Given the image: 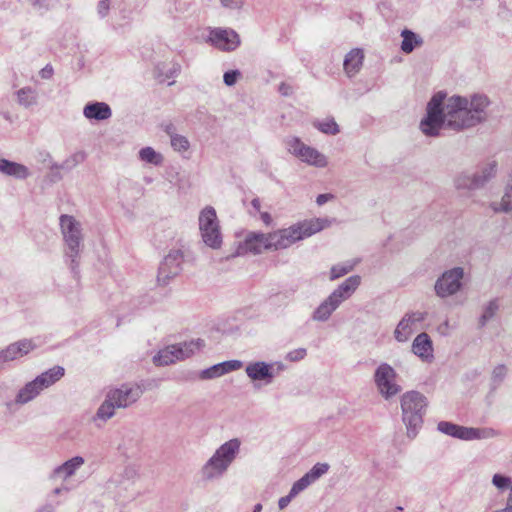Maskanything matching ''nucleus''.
<instances>
[{"mask_svg": "<svg viewBox=\"0 0 512 512\" xmlns=\"http://www.w3.org/2000/svg\"><path fill=\"white\" fill-rule=\"evenodd\" d=\"M489 97L482 93L446 97L444 92L433 95L420 122V130L429 137L440 136L442 129L462 132L487 121Z\"/></svg>", "mask_w": 512, "mask_h": 512, "instance_id": "obj_1", "label": "nucleus"}, {"mask_svg": "<svg viewBox=\"0 0 512 512\" xmlns=\"http://www.w3.org/2000/svg\"><path fill=\"white\" fill-rule=\"evenodd\" d=\"M327 218H316L298 222L288 228L278 229L271 233H249L243 243L247 252L260 254L265 250H282L292 246L297 241L310 237L331 225Z\"/></svg>", "mask_w": 512, "mask_h": 512, "instance_id": "obj_2", "label": "nucleus"}, {"mask_svg": "<svg viewBox=\"0 0 512 512\" xmlns=\"http://www.w3.org/2000/svg\"><path fill=\"white\" fill-rule=\"evenodd\" d=\"M241 441L233 438L220 445L213 455L202 466L200 473L204 481L210 482L221 479L237 458Z\"/></svg>", "mask_w": 512, "mask_h": 512, "instance_id": "obj_3", "label": "nucleus"}, {"mask_svg": "<svg viewBox=\"0 0 512 512\" xmlns=\"http://www.w3.org/2000/svg\"><path fill=\"white\" fill-rule=\"evenodd\" d=\"M402 421L407 436L414 438L423 424V416L428 405L427 398L418 391H408L401 396Z\"/></svg>", "mask_w": 512, "mask_h": 512, "instance_id": "obj_4", "label": "nucleus"}, {"mask_svg": "<svg viewBox=\"0 0 512 512\" xmlns=\"http://www.w3.org/2000/svg\"><path fill=\"white\" fill-rule=\"evenodd\" d=\"M361 283V277L353 275L341 283L333 292L323 300L313 311L311 318L316 322L327 321L334 311L347 299H349Z\"/></svg>", "mask_w": 512, "mask_h": 512, "instance_id": "obj_5", "label": "nucleus"}, {"mask_svg": "<svg viewBox=\"0 0 512 512\" xmlns=\"http://www.w3.org/2000/svg\"><path fill=\"white\" fill-rule=\"evenodd\" d=\"M60 227L64 242L67 246L66 255L71 259V269L75 272L79 266L78 257L83 241L81 223L71 215L60 216Z\"/></svg>", "mask_w": 512, "mask_h": 512, "instance_id": "obj_6", "label": "nucleus"}, {"mask_svg": "<svg viewBox=\"0 0 512 512\" xmlns=\"http://www.w3.org/2000/svg\"><path fill=\"white\" fill-rule=\"evenodd\" d=\"M498 172V163L496 160H489L477 167L473 173H461L454 184L458 190H478L484 188Z\"/></svg>", "mask_w": 512, "mask_h": 512, "instance_id": "obj_7", "label": "nucleus"}, {"mask_svg": "<svg viewBox=\"0 0 512 512\" xmlns=\"http://www.w3.org/2000/svg\"><path fill=\"white\" fill-rule=\"evenodd\" d=\"M198 224L205 245L214 250L220 249L223 237L216 210L212 206H206L200 211Z\"/></svg>", "mask_w": 512, "mask_h": 512, "instance_id": "obj_8", "label": "nucleus"}, {"mask_svg": "<svg viewBox=\"0 0 512 512\" xmlns=\"http://www.w3.org/2000/svg\"><path fill=\"white\" fill-rule=\"evenodd\" d=\"M437 428L441 433L465 441L490 439L499 434L495 429L490 427H465L447 421L439 422Z\"/></svg>", "mask_w": 512, "mask_h": 512, "instance_id": "obj_9", "label": "nucleus"}, {"mask_svg": "<svg viewBox=\"0 0 512 512\" xmlns=\"http://www.w3.org/2000/svg\"><path fill=\"white\" fill-rule=\"evenodd\" d=\"M465 272L462 267H454L444 271L434 284L435 294L445 299L456 295L463 287Z\"/></svg>", "mask_w": 512, "mask_h": 512, "instance_id": "obj_10", "label": "nucleus"}, {"mask_svg": "<svg viewBox=\"0 0 512 512\" xmlns=\"http://www.w3.org/2000/svg\"><path fill=\"white\" fill-rule=\"evenodd\" d=\"M285 143L289 153L308 165L318 168H324L327 166L328 161L326 156L320 153L317 149L304 144L299 138L288 137L285 140Z\"/></svg>", "mask_w": 512, "mask_h": 512, "instance_id": "obj_11", "label": "nucleus"}, {"mask_svg": "<svg viewBox=\"0 0 512 512\" xmlns=\"http://www.w3.org/2000/svg\"><path fill=\"white\" fill-rule=\"evenodd\" d=\"M374 383L379 394L387 399L397 395L401 391V386L397 384V373L388 363H381L374 372Z\"/></svg>", "mask_w": 512, "mask_h": 512, "instance_id": "obj_12", "label": "nucleus"}, {"mask_svg": "<svg viewBox=\"0 0 512 512\" xmlns=\"http://www.w3.org/2000/svg\"><path fill=\"white\" fill-rule=\"evenodd\" d=\"M202 339L191 340L178 344L168 345L162 349V365L182 361L200 351L204 347Z\"/></svg>", "mask_w": 512, "mask_h": 512, "instance_id": "obj_13", "label": "nucleus"}, {"mask_svg": "<svg viewBox=\"0 0 512 512\" xmlns=\"http://www.w3.org/2000/svg\"><path fill=\"white\" fill-rule=\"evenodd\" d=\"M208 42L215 48L231 52L236 50L240 44L239 34L230 28H213L209 32Z\"/></svg>", "mask_w": 512, "mask_h": 512, "instance_id": "obj_14", "label": "nucleus"}, {"mask_svg": "<svg viewBox=\"0 0 512 512\" xmlns=\"http://www.w3.org/2000/svg\"><path fill=\"white\" fill-rule=\"evenodd\" d=\"M109 401H113L117 409L126 408L135 403L142 395V390L137 385L124 384L119 388L107 392Z\"/></svg>", "mask_w": 512, "mask_h": 512, "instance_id": "obj_15", "label": "nucleus"}, {"mask_svg": "<svg viewBox=\"0 0 512 512\" xmlns=\"http://www.w3.org/2000/svg\"><path fill=\"white\" fill-rule=\"evenodd\" d=\"M425 318L426 313L424 312L417 311L406 313L394 330V338L396 341L401 343L408 341L415 331V325L424 321Z\"/></svg>", "mask_w": 512, "mask_h": 512, "instance_id": "obj_16", "label": "nucleus"}, {"mask_svg": "<svg viewBox=\"0 0 512 512\" xmlns=\"http://www.w3.org/2000/svg\"><path fill=\"white\" fill-rule=\"evenodd\" d=\"M245 372L251 380H263L267 384L271 383L274 378L273 364H267L263 361L249 363L245 368Z\"/></svg>", "mask_w": 512, "mask_h": 512, "instance_id": "obj_17", "label": "nucleus"}, {"mask_svg": "<svg viewBox=\"0 0 512 512\" xmlns=\"http://www.w3.org/2000/svg\"><path fill=\"white\" fill-rule=\"evenodd\" d=\"M184 255L181 250L173 249L165 257L162 262V274H165L166 279H172L177 276L182 267Z\"/></svg>", "mask_w": 512, "mask_h": 512, "instance_id": "obj_18", "label": "nucleus"}, {"mask_svg": "<svg viewBox=\"0 0 512 512\" xmlns=\"http://www.w3.org/2000/svg\"><path fill=\"white\" fill-rule=\"evenodd\" d=\"M412 351L423 361H432L434 355L433 344L430 336L425 332L418 334L413 340Z\"/></svg>", "mask_w": 512, "mask_h": 512, "instance_id": "obj_19", "label": "nucleus"}, {"mask_svg": "<svg viewBox=\"0 0 512 512\" xmlns=\"http://www.w3.org/2000/svg\"><path fill=\"white\" fill-rule=\"evenodd\" d=\"M83 115L89 120L104 121L111 118L112 110L105 102H91L85 105Z\"/></svg>", "mask_w": 512, "mask_h": 512, "instance_id": "obj_20", "label": "nucleus"}, {"mask_svg": "<svg viewBox=\"0 0 512 512\" xmlns=\"http://www.w3.org/2000/svg\"><path fill=\"white\" fill-rule=\"evenodd\" d=\"M490 208L495 213H510L512 212V171L508 174L504 186L503 195L500 201L490 203Z\"/></svg>", "mask_w": 512, "mask_h": 512, "instance_id": "obj_21", "label": "nucleus"}, {"mask_svg": "<svg viewBox=\"0 0 512 512\" xmlns=\"http://www.w3.org/2000/svg\"><path fill=\"white\" fill-rule=\"evenodd\" d=\"M364 61V53L362 49L354 48L349 51L343 62V69L348 77L355 76L362 68Z\"/></svg>", "mask_w": 512, "mask_h": 512, "instance_id": "obj_22", "label": "nucleus"}, {"mask_svg": "<svg viewBox=\"0 0 512 512\" xmlns=\"http://www.w3.org/2000/svg\"><path fill=\"white\" fill-rule=\"evenodd\" d=\"M165 132L168 135L170 139V146L173 149V151L185 154L190 149V142L187 139L186 136L179 134L177 132V129L174 125L169 124L165 127Z\"/></svg>", "mask_w": 512, "mask_h": 512, "instance_id": "obj_23", "label": "nucleus"}, {"mask_svg": "<svg viewBox=\"0 0 512 512\" xmlns=\"http://www.w3.org/2000/svg\"><path fill=\"white\" fill-rule=\"evenodd\" d=\"M84 463L85 460L83 457L75 456L64 462L62 465L57 466L53 471V477L66 480L73 476Z\"/></svg>", "mask_w": 512, "mask_h": 512, "instance_id": "obj_24", "label": "nucleus"}, {"mask_svg": "<svg viewBox=\"0 0 512 512\" xmlns=\"http://www.w3.org/2000/svg\"><path fill=\"white\" fill-rule=\"evenodd\" d=\"M0 172L7 176L21 180H24L30 176L28 167L23 164L9 161L3 158H0Z\"/></svg>", "mask_w": 512, "mask_h": 512, "instance_id": "obj_25", "label": "nucleus"}, {"mask_svg": "<svg viewBox=\"0 0 512 512\" xmlns=\"http://www.w3.org/2000/svg\"><path fill=\"white\" fill-rule=\"evenodd\" d=\"M40 393L41 391L37 384L34 380H32L19 390L15 397V403L18 405L27 404L28 402L34 400Z\"/></svg>", "mask_w": 512, "mask_h": 512, "instance_id": "obj_26", "label": "nucleus"}, {"mask_svg": "<svg viewBox=\"0 0 512 512\" xmlns=\"http://www.w3.org/2000/svg\"><path fill=\"white\" fill-rule=\"evenodd\" d=\"M401 36L403 38L401 43V50L406 54L411 53L416 47H419L423 44V39L411 30L404 29L401 32Z\"/></svg>", "mask_w": 512, "mask_h": 512, "instance_id": "obj_27", "label": "nucleus"}, {"mask_svg": "<svg viewBox=\"0 0 512 512\" xmlns=\"http://www.w3.org/2000/svg\"><path fill=\"white\" fill-rule=\"evenodd\" d=\"M17 102L24 107H30L37 103L38 93L32 87H23L16 92Z\"/></svg>", "mask_w": 512, "mask_h": 512, "instance_id": "obj_28", "label": "nucleus"}, {"mask_svg": "<svg viewBox=\"0 0 512 512\" xmlns=\"http://www.w3.org/2000/svg\"><path fill=\"white\" fill-rule=\"evenodd\" d=\"M116 409L117 407L114 405L113 401H109V395L106 394V398L99 406L96 415L94 416V420H101L106 422L115 415Z\"/></svg>", "mask_w": 512, "mask_h": 512, "instance_id": "obj_29", "label": "nucleus"}, {"mask_svg": "<svg viewBox=\"0 0 512 512\" xmlns=\"http://www.w3.org/2000/svg\"><path fill=\"white\" fill-rule=\"evenodd\" d=\"M357 263H358V261H356V260H349V261H346L343 263L333 265L330 269L329 279L331 281H334V280L348 274L349 272H351L354 269V267L357 265Z\"/></svg>", "mask_w": 512, "mask_h": 512, "instance_id": "obj_30", "label": "nucleus"}, {"mask_svg": "<svg viewBox=\"0 0 512 512\" xmlns=\"http://www.w3.org/2000/svg\"><path fill=\"white\" fill-rule=\"evenodd\" d=\"M499 310V303L497 299H493L489 301L484 307H483V313L479 318V326L484 327L488 321H490Z\"/></svg>", "mask_w": 512, "mask_h": 512, "instance_id": "obj_31", "label": "nucleus"}, {"mask_svg": "<svg viewBox=\"0 0 512 512\" xmlns=\"http://www.w3.org/2000/svg\"><path fill=\"white\" fill-rule=\"evenodd\" d=\"M508 374V367L505 364L496 365L491 373V385L493 389L498 388Z\"/></svg>", "mask_w": 512, "mask_h": 512, "instance_id": "obj_32", "label": "nucleus"}, {"mask_svg": "<svg viewBox=\"0 0 512 512\" xmlns=\"http://www.w3.org/2000/svg\"><path fill=\"white\" fill-rule=\"evenodd\" d=\"M328 470L329 465L327 463H316L304 476L312 484L326 474Z\"/></svg>", "mask_w": 512, "mask_h": 512, "instance_id": "obj_33", "label": "nucleus"}, {"mask_svg": "<svg viewBox=\"0 0 512 512\" xmlns=\"http://www.w3.org/2000/svg\"><path fill=\"white\" fill-rule=\"evenodd\" d=\"M316 127L323 133L336 135L339 133V127L334 119H325L316 124Z\"/></svg>", "mask_w": 512, "mask_h": 512, "instance_id": "obj_34", "label": "nucleus"}, {"mask_svg": "<svg viewBox=\"0 0 512 512\" xmlns=\"http://www.w3.org/2000/svg\"><path fill=\"white\" fill-rule=\"evenodd\" d=\"M492 484L500 491L509 490L512 487V478L502 475V474H494L492 477Z\"/></svg>", "mask_w": 512, "mask_h": 512, "instance_id": "obj_35", "label": "nucleus"}, {"mask_svg": "<svg viewBox=\"0 0 512 512\" xmlns=\"http://www.w3.org/2000/svg\"><path fill=\"white\" fill-rule=\"evenodd\" d=\"M85 153L80 151L68 157L61 165L62 169H72L85 160Z\"/></svg>", "mask_w": 512, "mask_h": 512, "instance_id": "obj_36", "label": "nucleus"}, {"mask_svg": "<svg viewBox=\"0 0 512 512\" xmlns=\"http://www.w3.org/2000/svg\"><path fill=\"white\" fill-rule=\"evenodd\" d=\"M21 357L15 343L10 344L6 349L0 352V362L12 361Z\"/></svg>", "mask_w": 512, "mask_h": 512, "instance_id": "obj_37", "label": "nucleus"}, {"mask_svg": "<svg viewBox=\"0 0 512 512\" xmlns=\"http://www.w3.org/2000/svg\"><path fill=\"white\" fill-rule=\"evenodd\" d=\"M65 370L61 366H54L49 370L42 373L43 376L46 377L47 380L53 385L57 381H59L64 376Z\"/></svg>", "mask_w": 512, "mask_h": 512, "instance_id": "obj_38", "label": "nucleus"}, {"mask_svg": "<svg viewBox=\"0 0 512 512\" xmlns=\"http://www.w3.org/2000/svg\"><path fill=\"white\" fill-rule=\"evenodd\" d=\"M223 375V367H220V363L215 364L207 369H204L200 373L201 379H213Z\"/></svg>", "mask_w": 512, "mask_h": 512, "instance_id": "obj_39", "label": "nucleus"}, {"mask_svg": "<svg viewBox=\"0 0 512 512\" xmlns=\"http://www.w3.org/2000/svg\"><path fill=\"white\" fill-rule=\"evenodd\" d=\"M139 157L142 161L158 164V155L151 147L142 148L139 152Z\"/></svg>", "mask_w": 512, "mask_h": 512, "instance_id": "obj_40", "label": "nucleus"}, {"mask_svg": "<svg viewBox=\"0 0 512 512\" xmlns=\"http://www.w3.org/2000/svg\"><path fill=\"white\" fill-rule=\"evenodd\" d=\"M310 484V482L302 476L299 480H297L291 487L289 494L295 498L300 492L304 491Z\"/></svg>", "mask_w": 512, "mask_h": 512, "instance_id": "obj_41", "label": "nucleus"}, {"mask_svg": "<svg viewBox=\"0 0 512 512\" xmlns=\"http://www.w3.org/2000/svg\"><path fill=\"white\" fill-rule=\"evenodd\" d=\"M15 345L21 357L28 354L31 350L35 348V344L32 342V340L29 339H22L18 342H15Z\"/></svg>", "mask_w": 512, "mask_h": 512, "instance_id": "obj_42", "label": "nucleus"}, {"mask_svg": "<svg viewBox=\"0 0 512 512\" xmlns=\"http://www.w3.org/2000/svg\"><path fill=\"white\" fill-rule=\"evenodd\" d=\"M307 355V350L305 348H297L290 352H288L285 356V359L290 362H297L303 360Z\"/></svg>", "mask_w": 512, "mask_h": 512, "instance_id": "obj_43", "label": "nucleus"}, {"mask_svg": "<svg viewBox=\"0 0 512 512\" xmlns=\"http://www.w3.org/2000/svg\"><path fill=\"white\" fill-rule=\"evenodd\" d=\"M220 367H223V375L231 371L238 370L242 367V362L239 360H230L220 363Z\"/></svg>", "mask_w": 512, "mask_h": 512, "instance_id": "obj_44", "label": "nucleus"}, {"mask_svg": "<svg viewBox=\"0 0 512 512\" xmlns=\"http://www.w3.org/2000/svg\"><path fill=\"white\" fill-rule=\"evenodd\" d=\"M240 76L238 70H231L224 73L223 80L227 86H233Z\"/></svg>", "mask_w": 512, "mask_h": 512, "instance_id": "obj_45", "label": "nucleus"}, {"mask_svg": "<svg viewBox=\"0 0 512 512\" xmlns=\"http://www.w3.org/2000/svg\"><path fill=\"white\" fill-rule=\"evenodd\" d=\"M110 10V0H100L97 5V13L100 17L107 16Z\"/></svg>", "mask_w": 512, "mask_h": 512, "instance_id": "obj_46", "label": "nucleus"}, {"mask_svg": "<svg viewBox=\"0 0 512 512\" xmlns=\"http://www.w3.org/2000/svg\"><path fill=\"white\" fill-rule=\"evenodd\" d=\"M35 383L37 384L38 388L40 389V391L42 392L44 389L52 386V384L50 383L49 380L46 379L45 376H43L42 374H40L39 376H37L35 379H34Z\"/></svg>", "mask_w": 512, "mask_h": 512, "instance_id": "obj_47", "label": "nucleus"}, {"mask_svg": "<svg viewBox=\"0 0 512 512\" xmlns=\"http://www.w3.org/2000/svg\"><path fill=\"white\" fill-rule=\"evenodd\" d=\"M221 4L230 9H238L242 7L243 0H221Z\"/></svg>", "mask_w": 512, "mask_h": 512, "instance_id": "obj_48", "label": "nucleus"}, {"mask_svg": "<svg viewBox=\"0 0 512 512\" xmlns=\"http://www.w3.org/2000/svg\"><path fill=\"white\" fill-rule=\"evenodd\" d=\"M334 198V195L333 194H330V193H326V194H319L316 198V203L319 205V206H322L324 205L326 202L332 200Z\"/></svg>", "mask_w": 512, "mask_h": 512, "instance_id": "obj_49", "label": "nucleus"}, {"mask_svg": "<svg viewBox=\"0 0 512 512\" xmlns=\"http://www.w3.org/2000/svg\"><path fill=\"white\" fill-rule=\"evenodd\" d=\"M294 498L288 493V495L281 497L278 501L280 510H284Z\"/></svg>", "mask_w": 512, "mask_h": 512, "instance_id": "obj_50", "label": "nucleus"}, {"mask_svg": "<svg viewBox=\"0 0 512 512\" xmlns=\"http://www.w3.org/2000/svg\"><path fill=\"white\" fill-rule=\"evenodd\" d=\"M53 75V68L50 65H46L41 71L40 76L43 79H49Z\"/></svg>", "mask_w": 512, "mask_h": 512, "instance_id": "obj_51", "label": "nucleus"}, {"mask_svg": "<svg viewBox=\"0 0 512 512\" xmlns=\"http://www.w3.org/2000/svg\"><path fill=\"white\" fill-rule=\"evenodd\" d=\"M260 218L267 226H269L272 223V217L268 212H261Z\"/></svg>", "mask_w": 512, "mask_h": 512, "instance_id": "obj_52", "label": "nucleus"}, {"mask_svg": "<svg viewBox=\"0 0 512 512\" xmlns=\"http://www.w3.org/2000/svg\"><path fill=\"white\" fill-rule=\"evenodd\" d=\"M180 65L179 64H174L172 69L169 71V73L166 75L167 78H170V77H173L175 75H177L179 72H180Z\"/></svg>", "mask_w": 512, "mask_h": 512, "instance_id": "obj_53", "label": "nucleus"}, {"mask_svg": "<svg viewBox=\"0 0 512 512\" xmlns=\"http://www.w3.org/2000/svg\"><path fill=\"white\" fill-rule=\"evenodd\" d=\"M279 91L282 95L287 96L290 93V87L285 83H281V85L279 86Z\"/></svg>", "mask_w": 512, "mask_h": 512, "instance_id": "obj_54", "label": "nucleus"}, {"mask_svg": "<svg viewBox=\"0 0 512 512\" xmlns=\"http://www.w3.org/2000/svg\"><path fill=\"white\" fill-rule=\"evenodd\" d=\"M251 205L253 206V208H254L256 211H260L261 203H260V200H259L258 198H254V199L251 201Z\"/></svg>", "mask_w": 512, "mask_h": 512, "instance_id": "obj_55", "label": "nucleus"}, {"mask_svg": "<svg viewBox=\"0 0 512 512\" xmlns=\"http://www.w3.org/2000/svg\"><path fill=\"white\" fill-rule=\"evenodd\" d=\"M510 510H512V486L509 492V495L507 497L506 505Z\"/></svg>", "mask_w": 512, "mask_h": 512, "instance_id": "obj_56", "label": "nucleus"}, {"mask_svg": "<svg viewBox=\"0 0 512 512\" xmlns=\"http://www.w3.org/2000/svg\"><path fill=\"white\" fill-rule=\"evenodd\" d=\"M153 362L156 366L160 365V351L153 356Z\"/></svg>", "mask_w": 512, "mask_h": 512, "instance_id": "obj_57", "label": "nucleus"}, {"mask_svg": "<svg viewBox=\"0 0 512 512\" xmlns=\"http://www.w3.org/2000/svg\"><path fill=\"white\" fill-rule=\"evenodd\" d=\"M262 508V504L258 503L254 506L253 512H261Z\"/></svg>", "mask_w": 512, "mask_h": 512, "instance_id": "obj_58", "label": "nucleus"}, {"mask_svg": "<svg viewBox=\"0 0 512 512\" xmlns=\"http://www.w3.org/2000/svg\"><path fill=\"white\" fill-rule=\"evenodd\" d=\"M63 490H66V491H67L68 489H67V488H56V489L54 490V494L58 495V494H60Z\"/></svg>", "mask_w": 512, "mask_h": 512, "instance_id": "obj_59", "label": "nucleus"}, {"mask_svg": "<svg viewBox=\"0 0 512 512\" xmlns=\"http://www.w3.org/2000/svg\"><path fill=\"white\" fill-rule=\"evenodd\" d=\"M278 370L284 369V365L282 363H277Z\"/></svg>", "mask_w": 512, "mask_h": 512, "instance_id": "obj_60", "label": "nucleus"}]
</instances>
